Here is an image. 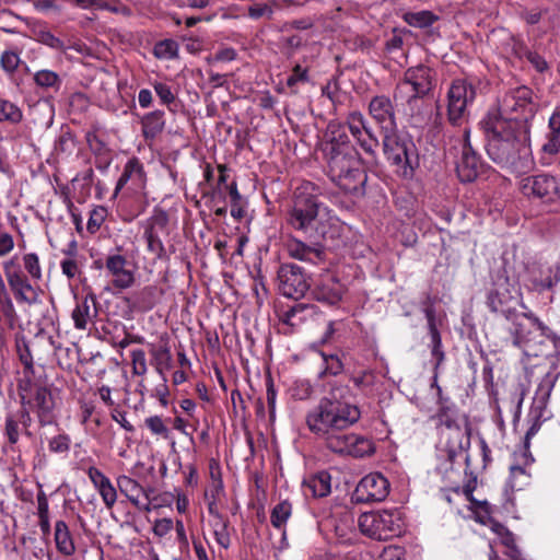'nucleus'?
<instances>
[{"label": "nucleus", "instance_id": "f257e3e1", "mask_svg": "<svg viewBox=\"0 0 560 560\" xmlns=\"http://www.w3.org/2000/svg\"><path fill=\"white\" fill-rule=\"evenodd\" d=\"M347 388L337 386L324 396L305 417L307 429L324 440L328 450L355 458L371 456L375 452L373 441L364 435L346 433L361 417L359 407L345 398Z\"/></svg>", "mask_w": 560, "mask_h": 560}, {"label": "nucleus", "instance_id": "f03ea898", "mask_svg": "<svg viewBox=\"0 0 560 560\" xmlns=\"http://www.w3.org/2000/svg\"><path fill=\"white\" fill-rule=\"evenodd\" d=\"M482 125L488 137L487 152L494 163L517 175L533 167L529 130L525 120L511 127L504 120L491 118L485 119Z\"/></svg>", "mask_w": 560, "mask_h": 560}, {"label": "nucleus", "instance_id": "7ed1b4c3", "mask_svg": "<svg viewBox=\"0 0 560 560\" xmlns=\"http://www.w3.org/2000/svg\"><path fill=\"white\" fill-rule=\"evenodd\" d=\"M330 133L331 137L320 148L329 177L343 191L354 196L364 195L368 175L359 152L346 133L332 130Z\"/></svg>", "mask_w": 560, "mask_h": 560}, {"label": "nucleus", "instance_id": "20e7f679", "mask_svg": "<svg viewBox=\"0 0 560 560\" xmlns=\"http://www.w3.org/2000/svg\"><path fill=\"white\" fill-rule=\"evenodd\" d=\"M315 186L312 183L301 185L295 192L294 205L289 212L288 223L298 231L310 235L325 236L327 225L331 224L335 217L315 195Z\"/></svg>", "mask_w": 560, "mask_h": 560}, {"label": "nucleus", "instance_id": "39448f33", "mask_svg": "<svg viewBox=\"0 0 560 560\" xmlns=\"http://www.w3.org/2000/svg\"><path fill=\"white\" fill-rule=\"evenodd\" d=\"M513 346L523 350L526 355L538 357L547 342L560 352V335L545 325L533 313L517 312L506 319Z\"/></svg>", "mask_w": 560, "mask_h": 560}, {"label": "nucleus", "instance_id": "423d86ee", "mask_svg": "<svg viewBox=\"0 0 560 560\" xmlns=\"http://www.w3.org/2000/svg\"><path fill=\"white\" fill-rule=\"evenodd\" d=\"M534 115L533 92L523 85L508 91L499 101L498 108L490 110L485 119L504 120L511 127L525 120L526 129L530 130V120Z\"/></svg>", "mask_w": 560, "mask_h": 560}, {"label": "nucleus", "instance_id": "0eeeda50", "mask_svg": "<svg viewBox=\"0 0 560 560\" xmlns=\"http://www.w3.org/2000/svg\"><path fill=\"white\" fill-rule=\"evenodd\" d=\"M402 517L398 509L362 513L358 518L361 533L370 538L387 540L402 532Z\"/></svg>", "mask_w": 560, "mask_h": 560}, {"label": "nucleus", "instance_id": "6e6552de", "mask_svg": "<svg viewBox=\"0 0 560 560\" xmlns=\"http://www.w3.org/2000/svg\"><path fill=\"white\" fill-rule=\"evenodd\" d=\"M383 135V152L386 159L397 167V173L404 177L412 175L411 151L413 143L407 137L399 135L396 129Z\"/></svg>", "mask_w": 560, "mask_h": 560}, {"label": "nucleus", "instance_id": "1a4fd4ad", "mask_svg": "<svg viewBox=\"0 0 560 560\" xmlns=\"http://www.w3.org/2000/svg\"><path fill=\"white\" fill-rule=\"evenodd\" d=\"M521 194L528 199L553 202L560 198V184L556 176L541 173L525 176L518 182Z\"/></svg>", "mask_w": 560, "mask_h": 560}, {"label": "nucleus", "instance_id": "9d476101", "mask_svg": "<svg viewBox=\"0 0 560 560\" xmlns=\"http://www.w3.org/2000/svg\"><path fill=\"white\" fill-rule=\"evenodd\" d=\"M433 86V71L427 66L409 68L396 88V95H406L408 101L427 95Z\"/></svg>", "mask_w": 560, "mask_h": 560}, {"label": "nucleus", "instance_id": "9b49d317", "mask_svg": "<svg viewBox=\"0 0 560 560\" xmlns=\"http://www.w3.org/2000/svg\"><path fill=\"white\" fill-rule=\"evenodd\" d=\"M279 292L287 298L298 300L310 289V282L303 269L294 264H283L278 270Z\"/></svg>", "mask_w": 560, "mask_h": 560}, {"label": "nucleus", "instance_id": "f8f14e48", "mask_svg": "<svg viewBox=\"0 0 560 560\" xmlns=\"http://www.w3.org/2000/svg\"><path fill=\"white\" fill-rule=\"evenodd\" d=\"M346 124L348 129L358 143V145L372 160L376 158L380 141L372 128L369 126L366 118L361 112L354 110L348 114Z\"/></svg>", "mask_w": 560, "mask_h": 560}, {"label": "nucleus", "instance_id": "ddd939ff", "mask_svg": "<svg viewBox=\"0 0 560 560\" xmlns=\"http://www.w3.org/2000/svg\"><path fill=\"white\" fill-rule=\"evenodd\" d=\"M168 215L163 210L154 211L144 224L143 238L147 243V249L154 255L155 259L165 257V247L161 236L167 235Z\"/></svg>", "mask_w": 560, "mask_h": 560}, {"label": "nucleus", "instance_id": "4468645a", "mask_svg": "<svg viewBox=\"0 0 560 560\" xmlns=\"http://www.w3.org/2000/svg\"><path fill=\"white\" fill-rule=\"evenodd\" d=\"M389 488V481L385 476L381 472H371L360 480L354 495L358 502H381L387 498Z\"/></svg>", "mask_w": 560, "mask_h": 560}, {"label": "nucleus", "instance_id": "2eb2a0df", "mask_svg": "<svg viewBox=\"0 0 560 560\" xmlns=\"http://www.w3.org/2000/svg\"><path fill=\"white\" fill-rule=\"evenodd\" d=\"M2 267L15 299L27 303L34 302L36 299L35 290L22 272L16 257L3 261Z\"/></svg>", "mask_w": 560, "mask_h": 560}, {"label": "nucleus", "instance_id": "dca6fc26", "mask_svg": "<svg viewBox=\"0 0 560 560\" xmlns=\"http://www.w3.org/2000/svg\"><path fill=\"white\" fill-rule=\"evenodd\" d=\"M454 457L455 452L452 448H440L438 455V465L435 467L436 475L440 476L443 486L440 489L439 497L441 500L452 504V493L454 492Z\"/></svg>", "mask_w": 560, "mask_h": 560}, {"label": "nucleus", "instance_id": "f3484780", "mask_svg": "<svg viewBox=\"0 0 560 560\" xmlns=\"http://www.w3.org/2000/svg\"><path fill=\"white\" fill-rule=\"evenodd\" d=\"M369 114L380 126L382 133L396 129V114L394 104L386 95H376L369 103Z\"/></svg>", "mask_w": 560, "mask_h": 560}, {"label": "nucleus", "instance_id": "a211bd4d", "mask_svg": "<svg viewBox=\"0 0 560 560\" xmlns=\"http://www.w3.org/2000/svg\"><path fill=\"white\" fill-rule=\"evenodd\" d=\"M558 375L559 373H556L555 371H549L541 378L533 399V405L528 413V419H540L544 421L547 419L546 408L552 388L558 380Z\"/></svg>", "mask_w": 560, "mask_h": 560}, {"label": "nucleus", "instance_id": "6ab92c4d", "mask_svg": "<svg viewBox=\"0 0 560 560\" xmlns=\"http://www.w3.org/2000/svg\"><path fill=\"white\" fill-rule=\"evenodd\" d=\"M127 259L119 254L109 255L105 261V268L112 278L115 288L125 290L135 283V273L127 268Z\"/></svg>", "mask_w": 560, "mask_h": 560}, {"label": "nucleus", "instance_id": "aec40b11", "mask_svg": "<svg viewBox=\"0 0 560 560\" xmlns=\"http://www.w3.org/2000/svg\"><path fill=\"white\" fill-rule=\"evenodd\" d=\"M480 166L479 156L470 143L469 131L465 129L462 161L459 164L457 163V177L464 183L472 182L478 176Z\"/></svg>", "mask_w": 560, "mask_h": 560}, {"label": "nucleus", "instance_id": "412c9836", "mask_svg": "<svg viewBox=\"0 0 560 560\" xmlns=\"http://www.w3.org/2000/svg\"><path fill=\"white\" fill-rule=\"evenodd\" d=\"M478 478L474 472L465 470V481L462 488V493L469 502L468 509L475 514L476 520L485 523L486 517L489 516V504L483 498H475L474 491L477 489Z\"/></svg>", "mask_w": 560, "mask_h": 560}, {"label": "nucleus", "instance_id": "4be33fe9", "mask_svg": "<svg viewBox=\"0 0 560 560\" xmlns=\"http://www.w3.org/2000/svg\"><path fill=\"white\" fill-rule=\"evenodd\" d=\"M518 299L512 295L505 284H499L488 295V306L494 313L502 314L506 319L517 313Z\"/></svg>", "mask_w": 560, "mask_h": 560}, {"label": "nucleus", "instance_id": "5701e85b", "mask_svg": "<svg viewBox=\"0 0 560 560\" xmlns=\"http://www.w3.org/2000/svg\"><path fill=\"white\" fill-rule=\"evenodd\" d=\"M343 293L342 284L332 276L322 278L312 291L315 300L328 305L337 304Z\"/></svg>", "mask_w": 560, "mask_h": 560}, {"label": "nucleus", "instance_id": "b1692460", "mask_svg": "<svg viewBox=\"0 0 560 560\" xmlns=\"http://www.w3.org/2000/svg\"><path fill=\"white\" fill-rule=\"evenodd\" d=\"M284 247L288 255L293 259L313 265H317L324 260V252L320 247L306 245L295 237H290L285 242Z\"/></svg>", "mask_w": 560, "mask_h": 560}, {"label": "nucleus", "instance_id": "393cba45", "mask_svg": "<svg viewBox=\"0 0 560 560\" xmlns=\"http://www.w3.org/2000/svg\"><path fill=\"white\" fill-rule=\"evenodd\" d=\"M86 472L91 482L98 491L105 506L112 509L117 502V490L110 479L94 466H91Z\"/></svg>", "mask_w": 560, "mask_h": 560}, {"label": "nucleus", "instance_id": "a878e982", "mask_svg": "<svg viewBox=\"0 0 560 560\" xmlns=\"http://www.w3.org/2000/svg\"><path fill=\"white\" fill-rule=\"evenodd\" d=\"M128 183H130L132 190L142 189L145 185L143 165L137 158L128 160L125 164L122 174L116 185V192L122 189Z\"/></svg>", "mask_w": 560, "mask_h": 560}, {"label": "nucleus", "instance_id": "bb28decb", "mask_svg": "<svg viewBox=\"0 0 560 560\" xmlns=\"http://www.w3.org/2000/svg\"><path fill=\"white\" fill-rule=\"evenodd\" d=\"M96 315V298L93 294H89L77 303L71 316L74 327L80 330H85Z\"/></svg>", "mask_w": 560, "mask_h": 560}, {"label": "nucleus", "instance_id": "cd10ccee", "mask_svg": "<svg viewBox=\"0 0 560 560\" xmlns=\"http://www.w3.org/2000/svg\"><path fill=\"white\" fill-rule=\"evenodd\" d=\"M33 35L36 42L60 52H66L73 49L82 52V45L79 43L66 42L54 35L46 26H38L33 30Z\"/></svg>", "mask_w": 560, "mask_h": 560}, {"label": "nucleus", "instance_id": "c85d7f7f", "mask_svg": "<svg viewBox=\"0 0 560 560\" xmlns=\"http://www.w3.org/2000/svg\"><path fill=\"white\" fill-rule=\"evenodd\" d=\"M541 151L548 155H556L560 151V105L557 106L548 120V132L545 136Z\"/></svg>", "mask_w": 560, "mask_h": 560}, {"label": "nucleus", "instance_id": "c756f323", "mask_svg": "<svg viewBox=\"0 0 560 560\" xmlns=\"http://www.w3.org/2000/svg\"><path fill=\"white\" fill-rule=\"evenodd\" d=\"M54 540L56 549L65 557H71L75 553L77 547L68 524L59 520L55 523Z\"/></svg>", "mask_w": 560, "mask_h": 560}, {"label": "nucleus", "instance_id": "7c9ffc66", "mask_svg": "<svg viewBox=\"0 0 560 560\" xmlns=\"http://www.w3.org/2000/svg\"><path fill=\"white\" fill-rule=\"evenodd\" d=\"M305 495L323 498L330 492V475L327 471H319L306 478L303 482Z\"/></svg>", "mask_w": 560, "mask_h": 560}, {"label": "nucleus", "instance_id": "2f4dec72", "mask_svg": "<svg viewBox=\"0 0 560 560\" xmlns=\"http://www.w3.org/2000/svg\"><path fill=\"white\" fill-rule=\"evenodd\" d=\"M34 406L43 424L51 422L52 409L55 407L50 390L46 387H38L34 395Z\"/></svg>", "mask_w": 560, "mask_h": 560}, {"label": "nucleus", "instance_id": "473e14b6", "mask_svg": "<svg viewBox=\"0 0 560 560\" xmlns=\"http://www.w3.org/2000/svg\"><path fill=\"white\" fill-rule=\"evenodd\" d=\"M530 288L537 292L552 290L559 284L553 267L533 270L530 273Z\"/></svg>", "mask_w": 560, "mask_h": 560}, {"label": "nucleus", "instance_id": "72a5a7b5", "mask_svg": "<svg viewBox=\"0 0 560 560\" xmlns=\"http://www.w3.org/2000/svg\"><path fill=\"white\" fill-rule=\"evenodd\" d=\"M164 113L154 110L145 114L141 119L142 133L145 139L155 138L164 128Z\"/></svg>", "mask_w": 560, "mask_h": 560}, {"label": "nucleus", "instance_id": "f704fd0d", "mask_svg": "<svg viewBox=\"0 0 560 560\" xmlns=\"http://www.w3.org/2000/svg\"><path fill=\"white\" fill-rule=\"evenodd\" d=\"M117 487L132 505H139V500L141 491H143V487L137 480L129 476L121 475L117 478Z\"/></svg>", "mask_w": 560, "mask_h": 560}, {"label": "nucleus", "instance_id": "c9c22d12", "mask_svg": "<svg viewBox=\"0 0 560 560\" xmlns=\"http://www.w3.org/2000/svg\"><path fill=\"white\" fill-rule=\"evenodd\" d=\"M402 19L412 27L424 28L431 26L438 18L431 11L422 10L417 12H406L402 15Z\"/></svg>", "mask_w": 560, "mask_h": 560}, {"label": "nucleus", "instance_id": "e433bc0d", "mask_svg": "<svg viewBox=\"0 0 560 560\" xmlns=\"http://www.w3.org/2000/svg\"><path fill=\"white\" fill-rule=\"evenodd\" d=\"M23 119L21 108L14 103L0 98V122H8L11 125L20 124Z\"/></svg>", "mask_w": 560, "mask_h": 560}, {"label": "nucleus", "instance_id": "4c0bfd02", "mask_svg": "<svg viewBox=\"0 0 560 560\" xmlns=\"http://www.w3.org/2000/svg\"><path fill=\"white\" fill-rule=\"evenodd\" d=\"M179 46L174 39H163L153 47V55L158 59L172 60L178 56Z\"/></svg>", "mask_w": 560, "mask_h": 560}, {"label": "nucleus", "instance_id": "58836bf2", "mask_svg": "<svg viewBox=\"0 0 560 560\" xmlns=\"http://www.w3.org/2000/svg\"><path fill=\"white\" fill-rule=\"evenodd\" d=\"M292 513L291 503L287 500L276 504L271 511L270 521L273 527L282 528Z\"/></svg>", "mask_w": 560, "mask_h": 560}, {"label": "nucleus", "instance_id": "ea45409f", "mask_svg": "<svg viewBox=\"0 0 560 560\" xmlns=\"http://www.w3.org/2000/svg\"><path fill=\"white\" fill-rule=\"evenodd\" d=\"M97 10L107 11L124 18H131L133 14L131 8L121 0H98Z\"/></svg>", "mask_w": 560, "mask_h": 560}, {"label": "nucleus", "instance_id": "a19ab883", "mask_svg": "<svg viewBox=\"0 0 560 560\" xmlns=\"http://www.w3.org/2000/svg\"><path fill=\"white\" fill-rule=\"evenodd\" d=\"M476 91L472 83H468L466 79H457V102L463 98V105L457 108V118L462 115L464 107L475 100Z\"/></svg>", "mask_w": 560, "mask_h": 560}, {"label": "nucleus", "instance_id": "79ce46f5", "mask_svg": "<svg viewBox=\"0 0 560 560\" xmlns=\"http://www.w3.org/2000/svg\"><path fill=\"white\" fill-rule=\"evenodd\" d=\"M529 475L525 468L521 465H512L510 467V478L508 480V487L512 490H521L525 485L528 483Z\"/></svg>", "mask_w": 560, "mask_h": 560}, {"label": "nucleus", "instance_id": "37998d69", "mask_svg": "<svg viewBox=\"0 0 560 560\" xmlns=\"http://www.w3.org/2000/svg\"><path fill=\"white\" fill-rule=\"evenodd\" d=\"M312 306L307 304H295L289 308L282 317L283 323L295 326L305 318V314H312Z\"/></svg>", "mask_w": 560, "mask_h": 560}, {"label": "nucleus", "instance_id": "c03bdc74", "mask_svg": "<svg viewBox=\"0 0 560 560\" xmlns=\"http://www.w3.org/2000/svg\"><path fill=\"white\" fill-rule=\"evenodd\" d=\"M35 83L40 88H59L61 80L55 71L43 69L34 74Z\"/></svg>", "mask_w": 560, "mask_h": 560}, {"label": "nucleus", "instance_id": "a18cd8bd", "mask_svg": "<svg viewBox=\"0 0 560 560\" xmlns=\"http://www.w3.org/2000/svg\"><path fill=\"white\" fill-rule=\"evenodd\" d=\"M107 218V209L103 206L93 208L90 212V217L86 224V230L91 234H95L105 222Z\"/></svg>", "mask_w": 560, "mask_h": 560}, {"label": "nucleus", "instance_id": "49530a36", "mask_svg": "<svg viewBox=\"0 0 560 560\" xmlns=\"http://www.w3.org/2000/svg\"><path fill=\"white\" fill-rule=\"evenodd\" d=\"M23 265L30 277L39 281L43 277L39 258L35 253H28L23 256Z\"/></svg>", "mask_w": 560, "mask_h": 560}, {"label": "nucleus", "instance_id": "de8ad7c7", "mask_svg": "<svg viewBox=\"0 0 560 560\" xmlns=\"http://www.w3.org/2000/svg\"><path fill=\"white\" fill-rule=\"evenodd\" d=\"M20 421L14 415H8L4 420V435L11 445L18 443L20 439Z\"/></svg>", "mask_w": 560, "mask_h": 560}, {"label": "nucleus", "instance_id": "09e8293b", "mask_svg": "<svg viewBox=\"0 0 560 560\" xmlns=\"http://www.w3.org/2000/svg\"><path fill=\"white\" fill-rule=\"evenodd\" d=\"M132 373L136 375H144L147 373L145 353L142 349H133L130 352Z\"/></svg>", "mask_w": 560, "mask_h": 560}, {"label": "nucleus", "instance_id": "8fccbe9b", "mask_svg": "<svg viewBox=\"0 0 560 560\" xmlns=\"http://www.w3.org/2000/svg\"><path fill=\"white\" fill-rule=\"evenodd\" d=\"M20 56L13 50H5L0 57V63L5 72H14L20 65Z\"/></svg>", "mask_w": 560, "mask_h": 560}, {"label": "nucleus", "instance_id": "3c124183", "mask_svg": "<svg viewBox=\"0 0 560 560\" xmlns=\"http://www.w3.org/2000/svg\"><path fill=\"white\" fill-rule=\"evenodd\" d=\"M156 371L161 374L163 382H166V377L163 374V368L168 369L172 362V354L168 348H162L155 352Z\"/></svg>", "mask_w": 560, "mask_h": 560}, {"label": "nucleus", "instance_id": "603ef678", "mask_svg": "<svg viewBox=\"0 0 560 560\" xmlns=\"http://www.w3.org/2000/svg\"><path fill=\"white\" fill-rule=\"evenodd\" d=\"M248 16L252 19H260L262 16L268 18L269 20L272 19L273 10L272 7L266 3H255L250 7H248Z\"/></svg>", "mask_w": 560, "mask_h": 560}, {"label": "nucleus", "instance_id": "864d4df0", "mask_svg": "<svg viewBox=\"0 0 560 560\" xmlns=\"http://www.w3.org/2000/svg\"><path fill=\"white\" fill-rule=\"evenodd\" d=\"M145 425L155 435L166 436L168 433L167 427L164 424L163 419L159 416L147 418Z\"/></svg>", "mask_w": 560, "mask_h": 560}, {"label": "nucleus", "instance_id": "5fc2aeb1", "mask_svg": "<svg viewBox=\"0 0 560 560\" xmlns=\"http://www.w3.org/2000/svg\"><path fill=\"white\" fill-rule=\"evenodd\" d=\"M73 149L74 139L68 132L60 135L55 142V151L58 153H71Z\"/></svg>", "mask_w": 560, "mask_h": 560}, {"label": "nucleus", "instance_id": "6e6d98bb", "mask_svg": "<svg viewBox=\"0 0 560 560\" xmlns=\"http://www.w3.org/2000/svg\"><path fill=\"white\" fill-rule=\"evenodd\" d=\"M307 81H308L307 69L303 68L300 65H296L293 68L292 73L287 79V85L292 88L300 82H307Z\"/></svg>", "mask_w": 560, "mask_h": 560}, {"label": "nucleus", "instance_id": "4d7b16f0", "mask_svg": "<svg viewBox=\"0 0 560 560\" xmlns=\"http://www.w3.org/2000/svg\"><path fill=\"white\" fill-rule=\"evenodd\" d=\"M324 363H325L324 373H327L330 375H337L343 369L341 360L337 355H334V354L324 355Z\"/></svg>", "mask_w": 560, "mask_h": 560}, {"label": "nucleus", "instance_id": "13d9d810", "mask_svg": "<svg viewBox=\"0 0 560 560\" xmlns=\"http://www.w3.org/2000/svg\"><path fill=\"white\" fill-rule=\"evenodd\" d=\"M154 90L161 102L165 105H170L175 101V95L172 92L171 88L162 82L154 83Z\"/></svg>", "mask_w": 560, "mask_h": 560}, {"label": "nucleus", "instance_id": "bf43d9fd", "mask_svg": "<svg viewBox=\"0 0 560 560\" xmlns=\"http://www.w3.org/2000/svg\"><path fill=\"white\" fill-rule=\"evenodd\" d=\"M174 524L171 518H159L154 522L153 534L160 538L165 537L173 529Z\"/></svg>", "mask_w": 560, "mask_h": 560}, {"label": "nucleus", "instance_id": "052dcab7", "mask_svg": "<svg viewBox=\"0 0 560 560\" xmlns=\"http://www.w3.org/2000/svg\"><path fill=\"white\" fill-rule=\"evenodd\" d=\"M351 380L358 388L364 389L373 385L374 374L372 371L365 370L359 373L358 375H353Z\"/></svg>", "mask_w": 560, "mask_h": 560}, {"label": "nucleus", "instance_id": "680f3d73", "mask_svg": "<svg viewBox=\"0 0 560 560\" xmlns=\"http://www.w3.org/2000/svg\"><path fill=\"white\" fill-rule=\"evenodd\" d=\"M60 268H61L62 273L68 279L75 278L79 275V272H80L78 261L74 258H65V259H62L60 261Z\"/></svg>", "mask_w": 560, "mask_h": 560}, {"label": "nucleus", "instance_id": "e2e57ef3", "mask_svg": "<svg viewBox=\"0 0 560 560\" xmlns=\"http://www.w3.org/2000/svg\"><path fill=\"white\" fill-rule=\"evenodd\" d=\"M70 447L68 435H57L49 441V450L54 453H65Z\"/></svg>", "mask_w": 560, "mask_h": 560}, {"label": "nucleus", "instance_id": "0e129e2a", "mask_svg": "<svg viewBox=\"0 0 560 560\" xmlns=\"http://www.w3.org/2000/svg\"><path fill=\"white\" fill-rule=\"evenodd\" d=\"M214 537L215 541L223 548H228L230 546V535L226 530V524L222 521L214 525Z\"/></svg>", "mask_w": 560, "mask_h": 560}, {"label": "nucleus", "instance_id": "69168bd1", "mask_svg": "<svg viewBox=\"0 0 560 560\" xmlns=\"http://www.w3.org/2000/svg\"><path fill=\"white\" fill-rule=\"evenodd\" d=\"M376 560H404V550L397 546H387L377 556Z\"/></svg>", "mask_w": 560, "mask_h": 560}, {"label": "nucleus", "instance_id": "338daca9", "mask_svg": "<svg viewBox=\"0 0 560 560\" xmlns=\"http://www.w3.org/2000/svg\"><path fill=\"white\" fill-rule=\"evenodd\" d=\"M18 353L19 359L21 363L24 365V368L33 372V358L30 348L25 342L18 343Z\"/></svg>", "mask_w": 560, "mask_h": 560}, {"label": "nucleus", "instance_id": "774afa93", "mask_svg": "<svg viewBox=\"0 0 560 560\" xmlns=\"http://www.w3.org/2000/svg\"><path fill=\"white\" fill-rule=\"evenodd\" d=\"M14 248V238L8 232H0V257L9 255Z\"/></svg>", "mask_w": 560, "mask_h": 560}]
</instances>
